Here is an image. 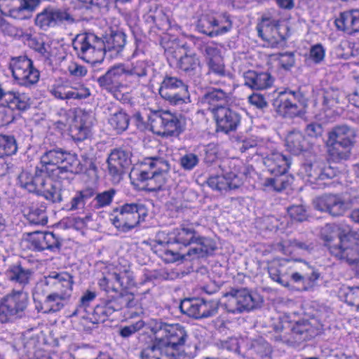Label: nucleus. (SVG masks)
I'll return each instance as SVG.
<instances>
[{"instance_id":"nucleus-1","label":"nucleus","mask_w":359,"mask_h":359,"mask_svg":"<svg viewBox=\"0 0 359 359\" xmlns=\"http://www.w3.org/2000/svg\"><path fill=\"white\" fill-rule=\"evenodd\" d=\"M149 329L154 336L158 337L172 356L180 359L181 351H184L189 336L185 327L180 324H169L161 319H153Z\"/></svg>"},{"instance_id":"nucleus-2","label":"nucleus","mask_w":359,"mask_h":359,"mask_svg":"<svg viewBox=\"0 0 359 359\" xmlns=\"http://www.w3.org/2000/svg\"><path fill=\"white\" fill-rule=\"evenodd\" d=\"M170 166L168 161L161 157L144 159L139 169H135L130 176H135L142 189L149 191H156L165 184Z\"/></svg>"},{"instance_id":"nucleus-3","label":"nucleus","mask_w":359,"mask_h":359,"mask_svg":"<svg viewBox=\"0 0 359 359\" xmlns=\"http://www.w3.org/2000/svg\"><path fill=\"white\" fill-rule=\"evenodd\" d=\"M328 153L335 161L347 160L355 142V133L347 125H338L327 134Z\"/></svg>"},{"instance_id":"nucleus-4","label":"nucleus","mask_w":359,"mask_h":359,"mask_svg":"<svg viewBox=\"0 0 359 359\" xmlns=\"http://www.w3.org/2000/svg\"><path fill=\"white\" fill-rule=\"evenodd\" d=\"M73 154L57 146H50L40 157L42 168L53 178L69 179L70 163L74 161Z\"/></svg>"},{"instance_id":"nucleus-5","label":"nucleus","mask_w":359,"mask_h":359,"mask_svg":"<svg viewBox=\"0 0 359 359\" xmlns=\"http://www.w3.org/2000/svg\"><path fill=\"white\" fill-rule=\"evenodd\" d=\"M219 168L222 170L221 175L211 176L207 180L210 188L222 192L238 189L243 184L246 178L245 173L239 170L234 161H223Z\"/></svg>"},{"instance_id":"nucleus-6","label":"nucleus","mask_w":359,"mask_h":359,"mask_svg":"<svg viewBox=\"0 0 359 359\" xmlns=\"http://www.w3.org/2000/svg\"><path fill=\"white\" fill-rule=\"evenodd\" d=\"M73 47L81 59L95 65L104 58V40L91 32L78 34L73 42Z\"/></svg>"},{"instance_id":"nucleus-7","label":"nucleus","mask_w":359,"mask_h":359,"mask_svg":"<svg viewBox=\"0 0 359 359\" xmlns=\"http://www.w3.org/2000/svg\"><path fill=\"white\" fill-rule=\"evenodd\" d=\"M145 206L140 203H125L113 210L111 221L113 225L122 232L134 229L140 220L147 216Z\"/></svg>"},{"instance_id":"nucleus-8","label":"nucleus","mask_w":359,"mask_h":359,"mask_svg":"<svg viewBox=\"0 0 359 359\" xmlns=\"http://www.w3.org/2000/svg\"><path fill=\"white\" fill-rule=\"evenodd\" d=\"M227 299L224 304L229 313H241L250 311L261 306L262 297L246 287H231L224 294Z\"/></svg>"},{"instance_id":"nucleus-9","label":"nucleus","mask_w":359,"mask_h":359,"mask_svg":"<svg viewBox=\"0 0 359 359\" xmlns=\"http://www.w3.org/2000/svg\"><path fill=\"white\" fill-rule=\"evenodd\" d=\"M29 304L28 292L22 289H13L0 302V323L8 322L11 316L22 318Z\"/></svg>"},{"instance_id":"nucleus-10","label":"nucleus","mask_w":359,"mask_h":359,"mask_svg":"<svg viewBox=\"0 0 359 359\" xmlns=\"http://www.w3.org/2000/svg\"><path fill=\"white\" fill-rule=\"evenodd\" d=\"M194 243L198 246L189 249L187 253L182 254L175 249L164 250L161 255L167 263H173L179 260H191L204 257L212 254L217 248L215 241L209 238L201 236L198 233Z\"/></svg>"},{"instance_id":"nucleus-11","label":"nucleus","mask_w":359,"mask_h":359,"mask_svg":"<svg viewBox=\"0 0 359 359\" xmlns=\"http://www.w3.org/2000/svg\"><path fill=\"white\" fill-rule=\"evenodd\" d=\"M149 120L151 130L162 137L177 136L184 130V121L182 116L170 111H155Z\"/></svg>"},{"instance_id":"nucleus-12","label":"nucleus","mask_w":359,"mask_h":359,"mask_svg":"<svg viewBox=\"0 0 359 359\" xmlns=\"http://www.w3.org/2000/svg\"><path fill=\"white\" fill-rule=\"evenodd\" d=\"M78 22L69 8L55 6L46 7L35 18V24L40 29L47 31L58 26L71 25Z\"/></svg>"},{"instance_id":"nucleus-13","label":"nucleus","mask_w":359,"mask_h":359,"mask_svg":"<svg viewBox=\"0 0 359 359\" xmlns=\"http://www.w3.org/2000/svg\"><path fill=\"white\" fill-rule=\"evenodd\" d=\"M158 93L163 99L173 105L191 102L188 86L175 76H165L161 83Z\"/></svg>"},{"instance_id":"nucleus-14","label":"nucleus","mask_w":359,"mask_h":359,"mask_svg":"<svg viewBox=\"0 0 359 359\" xmlns=\"http://www.w3.org/2000/svg\"><path fill=\"white\" fill-rule=\"evenodd\" d=\"M9 67L14 79L20 86H30L39 80V72L34 67L32 60L26 55L12 57Z\"/></svg>"},{"instance_id":"nucleus-15","label":"nucleus","mask_w":359,"mask_h":359,"mask_svg":"<svg viewBox=\"0 0 359 359\" xmlns=\"http://www.w3.org/2000/svg\"><path fill=\"white\" fill-rule=\"evenodd\" d=\"M73 277L67 272L57 273L52 271L48 276H44L36 286V290L41 287H46L43 290V292H53L71 295L73 285ZM37 292V291H36Z\"/></svg>"},{"instance_id":"nucleus-16","label":"nucleus","mask_w":359,"mask_h":359,"mask_svg":"<svg viewBox=\"0 0 359 359\" xmlns=\"http://www.w3.org/2000/svg\"><path fill=\"white\" fill-rule=\"evenodd\" d=\"M315 209L325 212L332 217L343 215L351 208V203L337 194H324L313 201Z\"/></svg>"},{"instance_id":"nucleus-17","label":"nucleus","mask_w":359,"mask_h":359,"mask_svg":"<svg viewBox=\"0 0 359 359\" xmlns=\"http://www.w3.org/2000/svg\"><path fill=\"white\" fill-rule=\"evenodd\" d=\"M318 333V329L309 320L297 321L290 330V335L278 334L274 337L276 341L292 345L310 339Z\"/></svg>"},{"instance_id":"nucleus-18","label":"nucleus","mask_w":359,"mask_h":359,"mask_svg":"<svg viewBox=\"0 0 359 359\" xmlns=\"http://www.w3.org/2000/svg\"><path fill=\"white\" fill-rule=\"evenodd\" d=\"M301 172L311 184H319V181L335 177L339 170L330 165H327L323 161L315 160L313 162L304 163L301 168Z\"/></svg>"},{"instance_id":"nucleus-19","label":"nucleus","mask_w":359,"mask_h":359,"mask_svg":"<svg viewBox=\"0 0 359 359\" xmlns=\"http://www.w3.org/2000/svg\"><path fill=\"white\" fill-rule=\"evenodd\" d=\"M197 234L198 232L193 226L182 225L170 232L166 239L161 240L159 238L155 242L164 248L168 246L165 250L174 249L172 246L175 244L187 247L196 241Z\"/></svg>"},{"instance_id":"nucleus-20","label":"nucleus","mask_w":359,"mask_h":359,"mask_svg":"<svg viewBox=\"0 0 359 359\" xmlns=\"http://www.w3.org/2000/svg\"><path fill=\"white\" fill-rule=\"evenodd\" d=\"M330 253L338 259L352 264L359 261V245L354 241L350 239V233L337 245L328 244Z\"/></svg>"},{"instance_id":"nucleus-21","label":"nucleus","mask_w":359,"mask_h":359,"mask_svg":"<svg viewBox=\"0 0 359 359\" xmlns=\"http://www.w3.org/2000/svg\"><path fill=\"white\" fill-rule=\"evenodd\" d=\"M232 27L231 22L217 19L213 15L203 14L196 23V29L210 37H215L228 32Z\"/></svg>"},{"instance_id":"nucleus-22","label":"nucleus","mask_w":359,"mask_h":359,"mask_svg":"<svg viewBox=\"0 0 359 359\" xmlns=\"http://www.w3.org/2000/svg\"><path fill=\"white\" fill-rule=\"evenodd\" d=\"M130 153L118 149L113 150L107 158L108 170L113 181L120 182L130 164Z\"/></svg>"},{"instance_id":"nucleus-23","label":"nucleus","mask_w":359,"mask_h":359,"mask_svg":"<svg viewBox=\"0 0 359 359\" xmlns=\"http://www.w3.org/2000/svg\"><path fill=\"white\" fill-rule=\"evenodd\" d=\"M299 92L283 91L273 101L277 112L284 117L293 118L302 114V108L297 104Z\"/></svg>"},{"instance_id":"nucleus-24","label":"nucleus","mask_w":359,"mask_h":359,"mask_svg":"<svg viewBox=\"0 0 359 359\" xmlns=\"http://www.w3.org/2000/svg\"><path fill=\"white\" fill-rule=\"evenodd\" d=\"M214 117L217 123V130L226 134L236 131L241 120L238 111L228 107L216 109Z\"/></svg>"},{"instance_id":"nucleus-25","label":"nucleus","mask_w":359,"mask_h":359,"mask_svg":"<svg viewBox=\"0 0 359 359\" xmlns=\"http://www.w3.org/2000/svg\"><path fill=\"white\" fill-rule=\"evenodd\" d=\"M295 259H276L269 265L268 271L272 280L281 285L290 287V275L292 268H295Z\"/></svg>"},{"instance_id":"nucleus-26","label":"nucleus","mask_w":359,"mask_h":359,"mask_svg":"<svg viewBox=\"0 0 359 359\" xmlns=\"http://www.w3.org/2000/svg\"><path fill=\"white\" fill-rule=\"evenodd\" d=\"M20 187L30 193L38 194L40 189L46 184L45 174L42 169L36 168L34 172L22 170L18 177Z\"/></svg>"},{"instance_id":"nucleus-27","label":"nucleus","mask_w":359,"mask_h":359,"mask_svg":"<svg viewBox=\"0 0 359 359\" xmlns=\"http://www.w3.org/2000/svg\"><path fill=\"white\" fill-rule=\"evenodd\" d=\"M74 158L73 163H70L69 173L70 174H80L85 172L88 175H96L97 165L95 163L96 158L93 154V149L89 152L84 151L81 155V160L79 161L76 154H73Z\"/></svg>"},{"instance_id":"nucleus-28","label":"nucleus","mask_w":359,"mask_h":359,"mask_svg":"<svg viewBox=\"0 0 359 359\" xmlns=\"http://www.w3.org/2000/svg\"><path fill=\"white\" fill-rule=\"evenodd\" d=\"M6 278L11 282L18 284L21 289L28 286L34 278L33 269L27 268L21 264L16 263L8 266L5 272Z\"/></svg>"},{"instance_id":"nucleus-29","label":"nucleus","mask_w":359,"mask_h":359,"mask_svg":"<svg viewBox=\"0 0 359 359\" xmlns=\"http://www.w3.org/2000/svg\"><path fill=\"white\" fill-rule=\"evenodd\" d=\"M264 164L268 171L275 176L284 175L291 165L290 156L280 152H272L264 158Z\"/></svg>"},{"instance_id":"nucleus-30","label":"nucleus","mask_w":359,"mask_h":359,"mask_svg":"<svg viewBox=\"0 0 359 359\" xmlns=\"http://www.w3.org/2000/svg\"><path fill=\"white\" fill-rule=\"evenodd\" d=\"M123 75L119 65L110 68L104 74L97 79L100 87L108 93L116 95L123 87L119 78Z\"/></svg>"},{"instance_id":"nucleus-31","label":"nucleus","mask_w":359,"mask_h":359,"mask_svg":"<svg viewBox=\"0 0 359 359\" xmlns=\"http://www.w3.org/2000/svg\"><path fill=\"white\" fill-rule=\"evenodd\" d=\"M92 126V118L89 114H83L75 116L74 123L69 128L73 140L76 142L86 140L90 135Z\"/></svg>"},{"instance_id":"nucleus-32","label":"nucleus","mask_w":359,"mask_h":359,"mask_svg":"<svg viewBox=\"0 0 359 359\" xmlns=\"http://www.w3.org/2000/svg\"><path fill=\"white\" fill-rule=\"evenodd\" d=\"M229 99V93L219 88H212L206 90L200 97V102L203 105H208L213 114L216 109L225 107L224 106Z\"/></svg>"},{"instance_id":"nucleus-33","label":"nucleus","mask_w":359,"mask_h":359,"mask_svg":"<svg viewBox=\"0 0 359 359\" xmlns=\"http://www.w3.org/2000/svg\"><path fill=\"white\" fill-rule=\"evenodd\" d=\"M245 86L252 90H263L271 86L273 79L268 72L249 70L243 74Z\"/></svg>"},{"instance_id":"nucleus-34","label":"nucleus","mask_w":359,"mask_h":359,"mask_svg":"<svg viewBox=\"0 0 359 359\" xmlns=\"http://www.w3.org/2000/svg\"><path fill=\"white\" fill-rule=\"evenodd\" d=\"M295 264L296 267L292 269L290 281L304 283L306 279L314 281L318 278L319 273L310 267L304 261L295 259Z\"/></svg>"},{"instance_id":"nucleus-35","label":"nucleus","mask_w":359,"mask_h":359,"mask_svg":"<svg viewBox=\"0 0 359 359\" xmlns=\"http://www.w3.org/2000/svg\"><path fill=\"white\" fill-rule=\"evenodd\" d=\"M334 22L339 30L349 33L359 32V10L341 13Z\"/></svg>"},{"instance_id":"nucleus-36","label":"nucleus","mask_w":359,"mask_h":359,"mask_svg":"<svg viewBox=\"0 0 359 359\" xmlns=\"http://www.w3.org/2000/svg\"><path fill=\"white\" fill-rule=\"evenodd\" d=\"M109 310L107 302L104 306H97L91 313L88 312L81 315V324L84 327L85 330H92L95 325L104 322L107 316L113 313Z\"/></svg>"},{"instance_id":"nucleus-37","label":"nucleus","mask_w":359,"mask_h":359,"mask_svg":"<svg viewBox=\"0 0 359 359\" xmlns=\"http://www.w3.org/2000/svg\"><path fill=\"white\" fill-rule=\"evenodd\" d=\"M45 300L39 305L36 304V308L39 311L44 313H54L60 311L64 306V302L70 296L65 294L47 292Z\"/></svg>"},{"instance_id":"nucleus-38","label":"nucleus","mask_w":359,"mask_h":359,"mask_svg":"<svg viewBox=\"0 0 359 359\" xmlns=\"http://www.w3.org/2000/svg\"><path fill=\"white\" fill-rule=\"evenodd\" d=\"M154 336L152 345L144 348L140 352L141 359H176L172 353L166 350L161 339Z\"/></svg>"},{"instance_id":"nucleus-39","label":"nucleus","mask_w":359,"mask_h":359,"mask_svg":"<svg viewBox=\"0 0 359 359\" xmlns=\"http://www.w3.org/2000/svg\"><path fill=\"white\" fill-rule=\"evenodd\" d=\"M109 311H121L124 308H133L136 305V302L133 294L126 290H122L120 293L111 296L107 300Z\"/></svg>"},{"instance_id":"nucleus-40","label":"nucleus","mask_w":359,"mask_h":359,"mask_svg":"<svg viewBox=\"0 0 359 359\" xmlns=\"http://www.w3.org/2000/svg\"><path fill=\"white\" fill-rule=\"evenodd\" d=\"M123 74L127 76H131L137 79V81L147 77L150 66L145 60H137L133 62L130 65H119Z\"/></svg>"},{"instance_id":"nucleus-41","label":"nucleus","mask_w":359,"mask_h":359,"mask_svg":"<svg viewBox=\"0 0 359 359\" xmlns=\"http://www.w3.org/2000/svg\"><path fill=\"white\" fill-rule=\"evenodd\" d=\"M126 43V35L121 31H111L104 37V54L107 51H113L115 54L121 53Z\"/></svg>"},{"instance_id":"nucleus-42","label":"nucleus","mask_w":359,"mask_h":359,"mask_svg":"<svg viewBox=\"0 0 359 359\" xmlns=\"http://www.w3.org/2000/svg\"><path fill=\"white\" fill-rule=\"evenodd\" d=\"M347 233L336 224H327L321 229L320 236L328 248V244L334 245L333 242L335 239L340 242L341 238H346Z\"/></svg>"},{"instance_id":"nucleus-43","label":"nucleus","mask_w":359,"mask_h":359,"mask_svg":"<svg viewBox=\"0 0 359 359\" xmlns=\"http://www.w3.org/2000/svg\"><path fill=\"white\" fill-rule=\"evenodd\" d=\"M65 190L62 189L58 182L54 183L46 180V184L40 189L38 195L43 196L46 200L52 203H60L63 200V192Z\"/></svg>"},{"instance_id":"nucleus-44","label":"nucleus","mask_w":359,"mask_h":359,"mask_svg":"<svg viewBox=\"0 0 359 359\" xmlns=\"http://www.w3.org/2000/svg\"><path fill=\"white\" fill-rule=\"evenodd\" d=\"M23 212L25 217L31 224L45 226L48 223V215L45 207H29L25 208Z\"/></svg>"},{"instance_id":"nucleus-45","label":"nucleus","mask_w":359,"mask_h":359,"mask_svg":"<svg viewBox=\"0 0 359 359\" xmlns=\"http://www.w3.org/2000/svg\"><path fill=\"white\" fill-rule=\"evenodd\" d=\"M50 93L55 97L60 100H82L87 98L90 96V90L88 88H83L81 91L76 89L68 90L65 88L59 87L54 88L50 90Z\"/></svg>"},{"instance_id":"nucleus-46","label":"nucleus","mask_w":359,"mask_h":359,"mask_svg":"<svg viewBox=\"0 0 359 359\" xmlns=\"http://www.w3.org/2000/svg\"><path fill=\"white\" fill-rule=\"evenodd\" d=\"M108 123L117 134H120L128 128L130 118L124 111L120 109L110 114Z\"/></svg>"},{"instance_id":"nucleus-47","label":"nucleus","mask_w":359,"mask_h":359,"mask_svg":"<svg viewBox=\"0 0 359 359\" xmlns=\"http://www.w3.org/2000/svg\"><path fill=\"white\" fill-rule=\"evenodd\" d=\"M208 71L207 76L211 83L214 84H223L224 82L221 80L216 79V77L224 78L226 75L225 65L223 58L213 60L207 63Z\"/></svg>"},{"instance_id":"nucleus-48","label":"nucleus","mask_w":359,"mask_h":359,"mask_svg":"<svg viewBox=\"0 0 359 359\" xmlns=\"http://www.w3.org/2000/svg\"><path fill=\"white\" fill-rule=\"evenodd\" d=\"M199 65L200 60L195 54H186L177 62V67L189 76L196 74Z\"/></svg>"},{"instance_id":"nucleus-49","label":"nucleus","mask_w":359,"mask_h":359,"mask_svg":"<svg viewBox=\"0 0 359 359\" xmlns=\"http://www.w3.org/2000/svg\"><path fill=\"white\" fill-rule=\"evenodd\" d=\"M306 139L299 131H292L286 137V145L291 152L297 154L306 149Z\"/></svg>"},{"instance_id":"nucleus-50","label":"nucleus","mask_w":359,"mask_h":359,"mask_svg":"<svg viewBox=\"0 0 359 359\" xmlns=\"http://www.w3.org/2000/svg\"><path fill=\"white\" fill-rule=\"evenodd\" d=\"M339 297L348 304L359 309V286H344L339 290Z\"/></svg>"},{"instance_id":"nucleus-51","label":"nucleus","mask_w":359,"mask_h":359,"mask_svg":"<svg viewBox=\"0 0 359 359\" xmlns=\"http://www.w3.org/2000/svg\"><path fill=\"white\" fill-rule=\"evenodd\" d=\"M200 299H185L181 302L180 309L182 313L196 319H200Z\"/></svg>"},{"instance_id":"nucleus-52","label":"nucleus","mask_w":359,"mask_h":359,"mask_svg":"<svg viewBox=\"0 0 359 359\" xmlns=\"http://www.w3.org/2000/svg\"><path fill=\"white\" fill-rule=\"evenodd\" d=\"M116 193V189L111 188L97 194L92 201L93 207L95 209H100L109 205L111 203Z\"/></svg>"},{"instance_id":"nucleus-53","label":"nucleus","mask_w":359,"mask_h":359,"mask_svg":"<svg viewBox=\"0 0 359 359\" xmlns=\"http://www.w3.org/2000/svg\"><path fill=\"white\" fill-rule=\"evenodd\" d=\"M219 304V302L217 300L206 301L200 299V318H207L215 316L218 313Z\"/></svg>"},{"instance_id":"nucleus-54","label":"nucleus","mask_w":359,"mask_h":359,"mask_svg":"<svg viewBox=\"0 0 359 359\" xmlns=\"http://www.w3.org/2000/svg\"><path fill=\"white\" fill-rule=\"evenodd\" d=\"M17 150V143L14 137L0 135V158L15 154Z\"/></svg>"},{"instance_id":"nucleus-55","label":"nucleus","mask_w":359,"mask_h":359,"mask_svg":"<svg viewBox=\"0 0 359 359\" xmlns=\"http://www.w3.org/2000/svg\"><path fill=\"white\" fill-rule=\"evenodd\" d=\"M291 245L297 248L306 252H311L314 249V245L312 242L309 241H300L297 239L290 240L288 241H283L278 244V249L283 252L284 254L287 252V250L285 248L287 246Z\"/></svg>"},{"instance_id":"nucleus-56","label":"nucleus","mask_w":359,"mask_h":359,"mask_svg":"<svg viewBox=\"0 0 359 359\" xmlns=\"http://www.w3.org/2000/svg\"><path fill=\"white\" fill-rule=\"evenodd\" d=\"M341 96L338 89L329 88L324 91L323 104L327 109H332L339 103Z\"/></svg>"},{"instance_id":"nucleus-57","label":"nucleus","mask_w":359,"mask_h":359,"mask_svg":"<svg viewBox=\"0 0 359 359\" xmlns=\"http://www.w3.org/2000/svg\"><path fill=\"white\" fill-rule=\"evenodd\" d=\"M46 233L34 231L29 234V242L31 247L36 251H43L46 250Z\"/></svg>"},{"instance_id":"nucleus-58","label":"nucleus","mask_w":359,"mask_h":359,"mask_svg":"<svg viewBox=\"0 0 359 359\" xmlns=\"http://www.w3.org/2000/svg\"><path fill=\"white\" fill-rule=\"evenodd\" d=\"M96 294L95 292L88 290L84 293L81 297L79 307L72 313V316L80 315L81 316V315L88 313L87 308L89 306L90 302L94 300Z\"/></svg>"},{"instance_id":"nucleus-59","label":"nucleus","mask_w":359,"mask_h":359,"mask_svg":"<svg viewBox=\"0 0 359 359\" xmlns=\"http://www.w3.org/2000/svg\"><path fill=\"white\" fill-rule=\"evenodd\" d=\"M0 29L5 35L11 37L20 38L23 36L22 29L13 25L2 18H0Z\"/></svg>"},{"instance_id":"nucleus-60","label":"nucleus","mask_w":359,"mask_h":359,"mask_svg":"<svg viewBox=\"0 0 359 359\" xmlns=\"http://www.w3.org/2000/svg\"><path fill=\"white\" fill-rule=\"evenodd\" d=\"M109 280L111 281V284H114L118 289L126 288L128 285V283H125L124 279L130 278V272L125 270L123 272L117 273L112 272L109 273Z\"/></svg>"},{"instance_id":"nucleus-61","label":"nucleus","mask_w":359,"mask_h":359,"mask_svg":"<svg viewBox=\"0 0 359 359\" xmlns=\"http://www.w3.org/2000/svg\"><path fill=\"white\" fill-rule=\"evenodd\" d=\"M271 34H269L268 42L272 47H276L279 45H283L286 37L281 33L282 28L279 25H275L270 28Z\"/></svg>"},{"instance_id":"nucleus-62","label":"nucleus","mask_w":359,"mask_h":359,"mask_svg":"<svg viewBox=\"0 0 359 359\" xmlns=\"http://www.w3.org/2000/svg\"><path fill=\"white\" fill-rule=\"evenodd\" d=\"M282 176H275V177L266 178L264 181V186L272 187L273 190L280 191L283 189H285L287 185L288 182L285 180Z\"/></svg>"},{"instance_id":"nucleus-63","label":"nucleus","mask_w":359,"mask_h":359,"mask_svg":"<svg viewBox=\"0 0 359 359\" xmlns=\"http://www.w3.org/2000/svg\"><path fill=\"white\" fill-rule=\"evenodd\" d=\"M254 351L261 357H267L272 353L270 344L264 339H259L252 344Z\"/></svg>"},{"instance_id":"nucleus-64","label":"nucleus","mask_w":359,"mask_h":359,"mask_svg":"<svg viewBox=\"0 0 359 359\" xmlns=\"http://www.w3.org/2000/svg\"><path fill=\"white\" fill-rule=\"evenodd\" d=\"M145 325L143 320H138L135 323L124 326L119 330V334L123 338H128L142 330Z\"/></svg>"}]
</instances>
